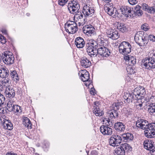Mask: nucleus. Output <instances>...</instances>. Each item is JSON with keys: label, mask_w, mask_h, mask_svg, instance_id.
Instances as JSON below:
<instances>
[{"label": "nucleus", "mask_w": 155, "mask_h": 155, "mask_svg": "<svg viewBox=\"0 0 155 155\" xmlns=\"http://www.w3.org/2000/svg\"><path fill=\"white\" fill-rule=\"evenodd\" d=\"M119 48L120 53L125 55L124 58L127 64L130 66H133L136 64V59L135 57L127 54L131 52V46L129 42L123 41L119 45Z\"/></svg>", "instance_id": "obj_1"}, {"label": "nucleus", "mask_w": 155, "mask_h": 155, "mask_svg": "<svg viewBox=\"0 0 155 155\" xmlns=\"http://www.w3.org/2000/svg\"><path fill=\"white\" fill-rule=\"evenodd\" d=\"M146 94V91L144 87H140L135 88L131 94L126 93L125 94L124 98V102L129 104L131 103L136 98H140L139 97H143Z\"/></svg>", "instance_id": "obj_2"}, {"label": "nucleus", "mask_w": 155, "mask_h": 155, "mask_svg": "<svg viewBox=\"0 0 155 155\" xmlns=\"http://www.w3.org/2000/svg\"><path fill=\"white\" fill-rule=\"evenodd\" d=\"M149 57L143 59L142 61L143 68L148 69L155 68V50L150 52Z\"/></svg>", "instance_id": "obj_3"}, {"label": "nucleus", "mask_w": 155, "mask_h": 155, "mask_svg": "<svg viewBox=\"0 0 155 155\" xmlns=\"http://www.w3.org/2000/svg\"><path fill=\"white\" fill-rule=\"evenodd\" d=\"M136 124L137 127L142 129H148L155 131V123H149L147 120L140 119L137 120Z\"/></svg>", "instance_id": "obj_4"}, {"label": "nucleus", "mask_w": 155, "mask_h": 155, "mask_svg": "<svg viewBox=\"0 0 155 155\" xmlns=\"http://www.w3.org/2000/svg\"><path fill=\"white\" fill-rule=\"evenodd\" d=\"M100 47V45L93 40H89L86 44L87 52L89 55L91 57L94 55V50H97Z\"/></svg>", "instance_id": "obj_5"}, {"label": "nucleus", "mask_w": 155, "mask_h": 155, "mask_svg": "<svg viewBox=\"0 0 155 155\" xmlns=\"http://www.w3.org/2000/svg\"><path fill=\"white\" fill-rule=\"evenodd\" d=\"M134 39L136 43L141 46H144L148 42L147 37L143 35L142 32L141 31H139L136 34Z\"/></svg>", "instance_id": "obj_6"}, {"label": "nucleus", "mask_w": 155, "mask_h": 155, "mask_svg": "<svg viewBox=\"0 0 155 155\" xmlns=\"http://www.w3.org/2000/svg\"><path fill=\"white\" fill-rule=\"evenodd\" d=\"M2 60L6 65H10L14 63V57L12 53L9 51H5L2 53Z\"/></svg>", "instance_id": "obj_7"}, {"label": "nucleus", "mask_w": 155, "mask_h": 155, "mask_svg": "<svg viewBox=\"0 0 155 155\" xmlns=\"http://www.w3.org/2000/svg\"><path fill=\"white\" fill-rule=\"evenodd\" d=\"M64 25L66 31L69 34H74L78 31L77 25L74 21H69Z\"/></svg>", "instance_id": "obj_8"}, {"label": "nucleus", "mask_w": 155, "mask_h": 155, "mask_svg": "<svg viewBox=\"0 0 155 155\" xmlns=\"http://www.w3.org/2000/svg\"><path fill=\"white\" fill-rule=\"evenodd\" d=\"M131 147L128 143L122 144L115 150V155H125V150L128 151H131Z\"/></svg>", "instance_id": "obj_9"}, {"label": "nucleus", "mask_w": 155, "mask_h": 155, "mask_svg": "<svg viewBox=\"0 0 155 155\" xmlns=\"http://www.w3.org/2000/svg\"><path fill=\"white\" fill-rule=\"evenodd\" d=\"M94 55L92 57H96L97 54L103 57H107L110 55V52L107 48L103 46L98 48L97 50H94Z\"/></svg>", "instance_id": "obj_10"}, {"label": "nucleus", "mask_w": 155, "mask_h": 155, "mask_svg": "<svg viewBox=\"0 0 155 155\" xmlns=\"http://www.w3.org/2000/svg\"><path fill=\"white\" fill-rule=\"evenodd\" d=\"M69 12L71 14L78 13L80 8V5L78 2L76 1L73 0L69 2L67 6Z\"/></svg>", "instance_id": "obj_11"}, {"label": "nucleus", "mask_w": 155, "mask_h": 155, "mask_svg": "<svg viewBox=\"0 0 155 155\" xmlns=\"http://www.w3.org/2000/svg\"><path fill=\"white\" fill-rule=\"evenodd\" d=\"M120 104L119 103H115L113 104L111 107L110 108L111 110L108 113V117L112 119H115L118 116V114L117 110L119 108Z\"/></svg>", "instance_id": "obj_12"}, {"label": "nucleus", "mask_w": 155, "mask_h": 155, "mask_svg": "<svg viewBox=\"0 0 155 155\" xmlns=\"http://www.w3.org/2000/svg\"><path fill=\"white\" fill-rule=\"evenodd\" d=\"M121 141L122 138L120 135L114 134L110 137L109 143L110 145L115 147L118 146L121 143Z\"/></svg>", "instance_id": "obj_13"}, {"label": "nucleus", "mask_w": 155, "mask_h": 155, "mask_svg": "<svg viewBox=\"0 0 155 155\" xmlns=\"http://www.w3.org/2000/svg\"><path fill=\"white\" fill-rule=\"evenodd\" d=\"M120 10L122 14L127 18L134 17L133 14L131 13L132 10L130 7L127 6H123L120 8Z\"/></svg>", "instance_id": "obj_14"}, {"label": "nucleus", "mask_w": 155, "mask_h": 155, "mask_svg": "<svg viewBox=\"0 0 155 155\" xmlns=\"http://www.w3.org/2000/svg\"><path fill=\"white\" fill-rule=\"evenodd\" d=\"M106 33L108 37L112 40H116L119 37L118 31L115 29H109L107 30Z\"/></svg>", "instance_id": "obj_15"}, {"label": "nucleus", "mask_w": 155, "mask_h": 155, "mask_svg": "<svg viewBox=\"0 0 155 155\" xmlns=\"http://www.w3.org/2000/svg\"><path fill=\"white\" fill-rule=\"evenodd\" d=\"M106 33L108 37L112 40H116L119 37L118 31L115 29H109L107 30Z\"/></svg>", "instance_id": "obj_16"}, {"label": "nucleus", "mask_w": 155, "mask_h": 155, "mask_svg": "<svg viewBox=\"0 0 155 155\" xmlns=\"http://www.w3.org/2000/svg\"><path fill=\"white\" fill-rule=\"evenodd\" d=\"M106 33L108 37L112 40H116L119 37L118 31L115 29H109L107 30Z\"/></svg>", "instance_id": "obj_17"}, {"label": "nucleus", "mask_w": 155, "mask_h": 155, "mask_svg": "<svg viewBox=\"0 0 155 155\" xmlns=\"http://www.w3.org/2000/svg\"><path fill=\"white\" fill-rule=\"evenodd\" d=\"M94 30V28L91 25L84 26L83 28L84 33L88 36L94 35L95 32Z\"/></svg>", "instance_id": "obj_18"}, {"label": "nucleus", "mask_w": 155, "mask_h": 155, "mask_svg": "<svg viewBox=\"0 0 155 155\" xmlns=\"http://www.w3.org/2000/svg\"><path fill=\"white\" fill-rule=\"evenodd\" d=\"M93 8L89 7L87 5H84L83 8V13L84 16L87 17L92 16L94 12Z\"/></svg>", "instance_id": "obj_19"}, {"label": "nucleus", "mask_w": 155, "mask_h": 155, "mask_svg": "<svg viewBox=\"0 0 155 155\" xmlns=\"http://www.w3.org/2000/svg\"><path fill=\"white\" fill-rule=\"evenodd\" d=\"M100 130L101 133L104 135H110L112 133V129L106 126H101Z\"/></svg>", "instance_id": "obj_20"}, {"label": "nucleus", "mask_w": 155, "mask_h": 155, "mask_svg": "<svg viewBox=\"0 0 155 155\" xmlns=\"http://www.w3.org/2000/svg\"><path fill=\"white\" fill-rule=\"evenodd\" d=\"M3 122L2 125L4 128L9 130H11L13 128V126L10 120L6 119H3Z\"/></svg>", "instance_id": "obj_21"}, {"label": "nucleus", "mask_w": 155, "mask_h": 155, "mask_svg": "<svg viewBox=\"0 0 155 155\" xmlns=\"http://www.w3.org/2000/svg\"><path fill=\"white\" fill-rule=\"evenodd\" d=\"M98 104V102H94V104L95 106L94 107L93 112L96 116H101L104 113L100 109L99 106L97 104Z\"/></svg>", "instance_id": "obj_22"}, {"label": "nucleus", "mask_w": 155, "mask_h": 155, "mask_svg": "<svg viewBox=\"0 0 155 155\" xmlns=\"http://www.w3.org/2000/svg\"><path fill=\"white\" fill-rule=\"evenodd\" d=\"M75 44L78 48H82L84 46L85 43L82 38L78 37L75 39Z\"/></svg>", "instance_id": "obj_23"}, {"label": "nucleus", "mask_w": 155, "mask_h": 155, "mask_svg": "<svg viewBox=\"0 0 155 155\" xmlns=\"http://www.w3.org/2000/svg\"><path fill=\"white\" fill-rule=\"evenodd\" d=\"M5 93L6 96L11 99L14 97L15 95V90L11 87L7 88Z\"/></svg>", "instance_id": "obj_24"}, {"label": "nucleus", "mask_w": 155, "mask_h": 155, "mask_svg": "<svg viewBox=\"0 0 155 155\" xmlns=\"http://www.w3.org/2000/svg\"><path fill=\"white\" fill-rule=\"evenodd\" d=\"M81 75L80 73L79 74L80 76L81 80L83 82L88 81L90 78V75L88 71L86 70H81Z\"/></svg>", "instance_id": "obj_25"}, {"label": "nucleus", "mask_w": 155, "mask_h": 155, "mask_svg": "<svg viewBox=\"0 0 155 155\" xmlns=\"http://www.w3.org/2000/svg\"><path fill=\"white\" fill-rule=\"evenodd\" d=\"M104 10L107 14L112 16H114V8L112 5L110 4H106L105 5Z\"/></svg>", "instance_id": "obj_26"}, {"label": "nucleus", "mask_w": 155, "mask_h": 155, "mask_svg": "<svg viewBox=\"0 0 155 155\" xmlns=\"http://www.w3.org/2000/svg\"><path fill=\"white\" fill-rule=\"evenodd\" d=\"M9 75L8 70L5 67L0 66V77L2 78H6Z\"/></svg>", "instance_id": "obj_27"}, {"label": "nucleus", "mask_w": 155, "mask_h": 155, "mask_svg": "<svg viewBox=\"0 0 155 155\" xmlns=\"http://www.w3.org/2000/svg\"><path fill=\"white\" fill-rule=\"evenodd\" d=\"M141 6L139 5H136L134 8V17L137 16L138 17L141 16L143 14V12L141 9Z\"/></svg>", "instance_id": "obj_28"}, {"label": "nucleus", "mask_w": 155, "mask_h": 155, "mask_svg": "<svg viewBox=\"0 0 155 155\" xmlns=\"http://www.w3.org/2000/svg\"><path fill=\"white\" fill-rule=\"evenodd\" d=\"M114 128L116 130L124 131L125 129V125L121 122H117L114 124Z\"/></svg>", "instance_id": "obj_29"}, {"label": "nucleus", "mask_w": 155, "mask_h": 155, "mask_svg": "<svg viewBox=\"0 0 155 155\" xmlns=\"http://www.w3.org/2000/svg\"><path fill=\"white\" fill-rule=\"evenodd\" d=\"M81 66L85 68L89 67L91 64L90 61L86 58L84 57L82 58L81 60Z\"/></svg>", "instance_id": "obj_30"}, {"label": "nucleus", "mask_w": 155, "mask_h": 155, "mask_svg": "<svg viewBox=\"0 0 155 155\" xmlns=\"http://www.w3.org/2000/svg\"><path fill=\"white\" fill-rule=\"evenodd\" d=\"M10 75L12 79L16 82L19 81V77L16 71H11L10 73Z\"/></svg>", "instance_id": "obj_31"}, {"label": "nucleus", "mask_w": 155, "mask_h": 155, "mask_svg": "<svg viewBox=\"0 0 155 155\" xmlns=\"http://www.w3.org/2000/svg\"><path fill=\"white\" fill-rule=\"evenodd\" d=\"M145 135L148 138H151L155 137V131L146 129L144 131Z\"/></svg>", "instance_id": "obj_32"}, {"label": "nucleus", "mask_w": 155, "mask_h": 155, "mask_svg": "<svg viewBox=\"0 0 155 155\" xmlns=\"http://www.w3.org/2000/svg\"><path fill=\"white\" fill-rule=\"evenodd\" d=\"M23 124L27 127L31 129V124L30 120L26 117H24L23 118Z\"/></svg>", "instance_id": "obj_33"}, {"label": "nucleus", "mask_w": 155, "mask_h": 155, "mask_svg": "<svg viewBox=\"0 0 155 155\" xmlns=\"http://www.w3.org/2000/svg\"><path fill=\"white\" fill-rule=\"evenodd\" d=\"M144 147L145 149L147 150H153V146L150 141L145 140L143 142Z\"/></svg>", "instance_id": "obj_34"}, {"label": "nucleus", "mask_w": 155, "mask_h": 155, "mask_svg": "<svg viewBox=\"0 0 155 155\" xmlns=\"http://www.w3.org/2000/svg\"><path fill=\"white\" fill-rule=\"evenodd\" d=\"M122 136L124 140L127 141L132 140L134 137L133 134L129 133H124Z\"/></svg>", "instance_id": "obj_35"}, {"label": "nucleus", "mask_w": 155, "mask_h": 155, "mask_svg": "<svg viewBox=\"0 0 155 155\" xmlns=\"http://www.w3.org/2000/svg\"><path fill=\"white\" fill-rule=\"evenodd\" d=\"M14 99H10L8 101L7 103V109L9 111H11L13 110V107L14 106L15 104H14Z\"/></svg>", "instance_id": "obj_36"}, {"label": "nucleus", "mask_w": 155, "mask_h": 155, "mask_svg": "<svg viewBox=\"0 0 155 155\" xmlns=\"http://www.w3.org/2000/svg\"><path fill=\"white\" fill-rule=\"evenodd\" d=\"M149 107L148 109V111L151 114L155 115V103H152L148 105Z\"/></svg>", "instance_id": "obj_37"}, {"label": "nucleus", "mask_w": 155, "mask_h": 155, "mask_svg": "<svg viewBox=\"0 0 155 155\" xmlns=\"http://www.w3.org/2000/svg\"><path fill=\"white\" fill-rule=\"evenodd\" d=\"M5 100V98L4 96L2 94L0 93V113H4V108L1 107V106L2 105L4 104Z\"/></svg>", "instance_id": "obj_38"}, {"label": "nucleus", "mask_w": 155, "mask_h": 155, "mask_svg": "<svg viewBox=\"0 0 155 155\" xmlns=\"http://www.w3.org/2000/svg\"><path fill=\"white\" fill-rule=\"evenodd\" d=\"M117 28L122 32H124L127 31V25L124 23H120L117 26Z\"/></svg>", "instance_id": "obj_39"}, {"label": "nucleus", "mask_w": 155, "mask_h": 155, "mask_svg": "<svg viewBox=\"0 0 155 155\" xmlns=\"http://www.w3.org/2000/svg\"><path fill=\"white\" fill-rule=\"evenodd\" d=\"M74 18L77 19V20L79 22H82L84 20L83 14L81 12L80 13L78 12V13L76 14Z\"/></svg>", "instance_id": "obj_40"}, {"label": "nucleus", "mask_w": 155, "mask_h": 155, "mask_svg": "<svg viewBox=\"0 0 155 155\" xmlns=\"http://www.w3.org/2000/svg\"><path fill=\"white\" fill-rule=\"evenodd\" d=\"M127 70L128 74H130L135 73L136 71L134 67L130 66L127 68Z\"/></svg>", "instance_id": "obj_41"}, {"label": "nucleus", "mask_w": 155, "mask_h": 155, "mask_svg": "<svg viewBox=\"0 0 155 155\" xmlns=\"http://www.w3.org/2000/svg\"><path fill=\"white\" fill-rule=\"evenodd\" d=\"M140 97V98L139 99L137 98V99L138 100V102L136 103V107L139 109H141V107L143 105V102L142 101L141 99H142L143 97Z\"/></svg>", "instance_id": "obj_42"}, {"label": "nucleus", "mask_w": 155, "mask_h": 155, "mask_svg": "<svg viewBox=\"0 0 155 155\" xmlns=\"http://www.w3.org/2000/svg\"><path fill=\"white\" fill-rule=\"evenodd\" d=\"M155 99L154 97L153 96H151L150 97H148V98H146L144 99V100L146 101V103H147L149 105L151 104H152L153 102H154Z\"/></svg>", "instance_id": "obj_43"}, {"label": "nucleus", "mask_w": 155, "mask_h": 155, "mask_svg": "<svg viewBox=\"0 0 155 155\" xmlns=\"http://www.w3.org/2000/svg\"><path fill=\"white\" fill-rule=\"evenodd\" d=\"M13 108V110H12V111H13L16 113H20L22 111L21 109V107L18 105H15Z\"/></svg>", "instance_id": "obj_44"}, {"label": "nucleus", "mask_w": 155, "mask_h": 155, "mask_svg": "<svg viewBox=\"0 0 155 155\" xmlns=\"http://www.w3.org/2000/svg\"><path fill=\"white\" fill-rule=\"evenodd\" d=\"M9 80L7 79H4L1 81V83L2 85L5 86V89L6 87L8 88L7 86H8Z\"/></svg>", "instance_id": "obj_45"}, {"label": "nucleus", "mask_w": 155, "mask_h": 155, "mask_svg": "<svg viewBox=\"0 0 155 155\" xmlns=\"http://www.w3.org/2000/svg\"><path fill=\"white\" fill-rule=\"evenodd\" d=\"M141 28L143 30L147 31L149 29V27L148 25L147 24H144L141 26Z\"/></svg>", "instance_id": "obj_46"}, {"label": "nucleus", "mask_w": 155, "mask_h": 155, "mask_svg": "<svg viewBox=\"0 0 155 155\" xmlns=\"http://www.w3.org/2000/svg\"><path fill=\"white\" fill-rule=\"evenodd\" d=\"M147 12L148 13H153L155 12V7H149Z\"/></svg>", "instance_id": "obj_47"}, {"label": "nucleus", "mask_w": 155, "mask_h": 155, "mask_svg": "<svg viewBox=\"0 0 155 155\" xmlns=\"http://www.w3.org/2000/svg\"><path fill=\"white\" fill-rule=\"evenodd\" d=\"M68 0H59L58 4L62 6L64 5L68 2Z\"/></svg>", "instance_id": "obj_48"}, {"label": "nucleus", "mask_w": 155, "mask_h": 155, "mask_svg": "<svg viewBox=\"0 0 155 155\" xmlns=\"http://www.w3.org/2000/svg\"><path fill=\"white\" fill-rule=\"evenodd\" d=\"M141 7L143 10L147 12L149 6L146 4L143 3Z\"/></svg>", "instance_id": "obj_49"}, {"label": "nucleus", "mask_w": 155, "mask_h": 155, "mask_svg": "<svg viewBox=\"0 0 155 155\" xmlns=\"http://www.w3.org/2000/svg\"><path fill=\"white\" fill-rule=\"evenodd\" d=\"M0 41L2 43H5L6 42L5 38L3 35H0Z\"/></svg>", "instance_id": "obj_50"}, {"label": "nucleus", "mask_w": 155, "mask_h": 155, "mask_svg": "<svg viewBox=\"0 0 155 155\" xmlns=\"http://www.w3.org/2000/svg\"><path fill=\"white\" fill-rule=\"evenodd\" d=\"M128 2L132 5H134L137 3V1L136 0H128Z\"/></svg>", "instance_id": "obj_51"}, {"label": "nucleus", "mask_w": 155, "mask_h": 155, "mask_svg": "<svg viewBox=\"0 0 155 155\" xmlns=\"http://www.w3.org/2000/svg\"><path fill=\"white\" fill-rule=\"evenodd\" d=\"M149 39L153 41H155V36L153 35H150L149 36Z\"/></svg>", "instance_id": "obj_52"}, {"label": "nucleus", "mask_w": 155, "mask_h": 155, "mask_svg": "<svg viewBox=\"0 0 155 155\" xmlns=\"http://www.w3.org/2000/svg\"><path fill=\"white\" fill-rule=\"evenodd\" d=\"M114 123V122H113L112 120L109 119V120H108V124H107V126H108L110 127H111L113 125Z\"/></svg>", "instance_id": "obj_53"}, {"label": "nucleus", "mask_w": 155, "mask_h": 155, "mask_svg": "<svg viewBox=\"0 0 155 155\" xmlns=\"http://www.w3.org/2000/svg\"><path fill=\"white\" fill-rule=\"evenodd\" d=\"M97 42L98 43L101 44L100 46H102V45H104V41L101 39L99 38L97 40Z\"/></svg>", "instance_id": "obj_54"}, {"label": "nucleus", "mask_w": 155, "mask_h": 155, "mask_svg": "<svg viewBox=\"0 0 155 155\" xmlns=\"http://www.w3.org/2000/svg\"><path fill=\"white\" fill-rule=\"evenodd\" d=\"M109 120V118H105L104 119L103 121L105 124L107 125V124H108Z\"/></svg>", "instance_id": "obj_55"}, {"label": "nucleus", "mask_w": 155, "mask_h": 155, "mask_svg": "<svg viewBox=\"0 0 155 155\" xmlns=\"http://www.w3.org/2000/svg\"><path fill=\"white\" fill-rule=\"evenodd\" d=\"M5 89V86L2 85L0 83V91H2Z\"/></svg>", "instance_id": "obj_56"}, {"label": "nucleus", "mask_w": 155, "mask_h": 155, "mask_svg": "<svg viewBox=\"0 0 155 155\" xmlns=\"http://www.w3.org/2000/svg\"><path fill=\"white\" fill-rule=\"evenodd\" d=\"M6 155H18L16 153H12V152H8L6 154Z\"/></svg>", "instance_id": "obj_57"}, {"label": "nucleus", "mask_w": 155, "mask_h": 155, "mask_svg": "<svg viewBox=\"0 0 155 155\" xmlns=\"http://www.w3.org/2000/svg\"><path fill=\"white\" fill-rule=\"evenodd\" d=\"M95 90L94 89L91 88L90 91V94L92 95H94L95 93L94 92Z\"/></svg>", "instance_id": "obj_58"}, {"label": "nucleus", "mask_w": 155, "mask_h": 155, "mask_svg": "<svg viewBox=\"0 0 155 155\" xmlns=\"http://www.w3.org/2000/svg\"><path fill=\"white\" fill-rule=\"evenodd\" d=\"M91 154L92 155H97V153L96 151L93 150L91 152Z\"/></svg>", "instance_id": "obj_59"}, {"label": "nucleus", "mask_w": 155, "mask_h": 155, "mask_svg": "<svg viewBox=\"0 0 155 155\" xmlns=\"http://www.w3.org/2000/svg\"><path fill=\"white\" fill-rule=\"evenodd\" d=\"M115 12L114 13V16H118L119 15V14L117 10H116V9H115Z\"/></svg>", "instance_id": "obj_60"}, {"label": "nucleus", "mask_w": 155, "mask_h": 155, "mask_svg": "<svg viewBox=\"0 0 155 155\" xmlns=\"http://www.w3.org/2000/svg\"><path fill=\"white\" fill-rule=\"evenodd\" d=\"M132 79L128 76L126 78V80L127 82L130 81Z\"/></svg>", "instance_id": "obj_61"}, {"label": "nucleus", "mask_w": 155, "mask_h": 155, "mask_svg": "<svg viewBox=\"0 0 155 155\" xmlns=\"http://www.w3.org/2000/svg\"><path fill=\"white\" fill-rule=\"evenodd\" d=\"M2 32L4 34L6 35L7 34V31L5 29H2L1 30Z\"/></svg>", "instance_id": "obj_62"}, {"label": "nucleus", "mask_w": 155, "mask_h": 155, "mask_svg": "<svg viewBox=\"0 0 155 155\" xmlns=\"http://www.w3.org/2000/svg\"><path fill=\"white\" fill-rule=\"evenodd\" d=\"M5 118H1V117H0V124H2L3 122V119H4Z\"/></svg>", "instance_id": "obj_63"}, {"label": "nucleus", "mask_w": 155, "mask_h": 155, "mask_svg": "<svg viewBox=\"0 0 155 155\" xmlns=\"http://www.w3.org/2000/svg\"><path fill=\"white\" fill-rule=\"evenodd\" d=\"M2 54L1 55V53H0V63L2 61Z\"/></svg>", "instance_id": "obj_64"}]
</instances>
